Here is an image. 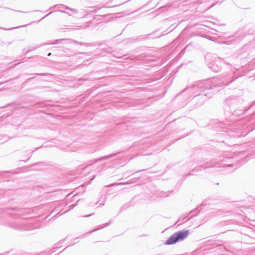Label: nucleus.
<instances>
[{"instance_id":"obj_12","label":"nucleus","mask_w":255,"mask_h":255,"mask_svg":"<svg viewBox=\"0 0 255 255\" xmlns=\"http://www.w3.org/2000/svg\"><path fill=\"white\" fill-rule=\"evenodd\" d=\"M50 55H51V53H49V54H48V56H50Z\"/></svg>"},{"instance_id":"obj_2","label":"nucleus","mask_w":255,"mask_h":255,"mask_svg":"<svg viewBox=\"0 0 255 255\" xmlns=\"http://www.w3.org/2000/svg\"><path fill=\"white\" fill-rule=\"evenodd\" d=\"M213 82L212 81H207L202 82L197 86H194L193 88L194 90H196L197 94L195 96L198 95L204 94V96H206L207 94H204V91L205 90L211 89L213 86L211 85V83Z\"/></svg>"},{"instance_id":"obj_8","label":"nucleus","mask_w":255,"mask_h":255,"mask_svg":"<svg viewBox=\"0 0 255 255\" xmlns=\"http://www.w3.org/2000/svg\"><path fill=\"white\" fill-rule=\"evenodd\" d=\"M93 215V214H90V215H86V216H85V217H89V216H91V215Z\"/></svg>"},{"instance_id":"obj_5","label":"nucleus","mask_w":255,"mask_h":255,"mask_svg":"<svg viewBox=\"0 0 255 255\" xmlns=\"http://www.w3.org/2000/svg\"><path fill=\"white\" fill-rule=\"evenodd\" d=\"M112 156V155H108V156H106L103 157H102L101 158H99V159H98V160H102V159H107V158H109L110 157H111Z\"/></svg>"},{"instance_id":"obj_4","label":"nucleus","mask_w":255,"mask_h":255,"mask_svg":"<svg viewBox=\"0 0 255 255\" xmlns=\"http://www.w3.org/2000/svg\"><path fill=\"white\" fill-rule=\"evenodd\" d=\"M65 7L66 9H68V10L72 11L74 13H77V11L76 10L74 9L70 8V7H69L68 6H65Z\"/></svg>"},{"instance_id":"obj_17","label":"nucleus","mask_w":255,"mask_h":255,"mask_svg":"<svg viewBox=\"0 0 255 255\" xmlns=\"http://www.w3.org/2000/svg\"><path fill=\"white\" fill-rule=\"evenodd\" d=\"M48 14L47 15H46V16H44V17H46V16H47Z\"/></svg>"},{"instance_id":"obj_14","label":"nucleus","mask_w":255,"mask_h":255,"mask_svg":"<svg viewBox=\"0 0 255 255\" xmlns=\"http://www.w3.org/2000/svg\"><path fill=\"white\" fill-rule=\"evenodd\" d=\"M108 225H109L108 224H106L105 226H108Z\"/></svg>"},{"instance_id":"obj_10","label":"nucleus","mask_w":255,"mask_h":255,"mask_svg":"<svg viewBox=\"0 0 255 255\" xmlns=\"http://www.w3.org/2000/svg\"><path fill=\"white\" fill-rule=\"evenodd\" d=\"M98 229H96V230H94L93 231H91L90 233H92V232H94V231H95L98 230Z\"/></svg>"},{"instance_id":"obj_7","label":"nucleus","mask_w":255,"mask_h":255,"mask_svg":"<svg viewBox=\"0 0 255 255\" xmlns=\"http://www.w3.org/2000/svg\"><path fill=\"white\" fill-rule=\"evenodd\" d=\"M75 205H72L70 206V209H73L75 207Z\"/></svg>"},{"instance_id":"obj_16","label":"nucleus","mask_w":255,"mask_h":255,"mask_svg":"<svg viewBox=\"0 0 255 255\" xmlns=\"http://www.w3.org/2000/svg\"><path fill=\"white\" fill-rule=\"evenodd\" d=\"M48 14L47 15H46V16H44V17H46V16H47Z\"/></svg>"},{"instance_id":"obj_11","label":"nucleus","mask_w":255,"mask_h":255,"mask_svg":"<svg viewBox=\"0 0 255 255\" xmlns=\"http://www.w3.org/2000/svg\"><path fill=\"white\" fill-rule=\"evenodd\" d=\"M14 28H9V29H9V30H11V29H14Z\"/></svg>"},{"instance_id":"obj_6","label":"nucleus","mask_w":255,"mask_h":255,"mask_svg":"<svg viewBox=\"0 0 255 255\" xmlns=\"http://www.w3.org/2000/svg\"><path fill=\"white\" fill-rule=\"evenodd\" d=\"M210 68H211L213 71H214L215 72H218V70H216L213 67H210Z\"/></svg>"},{"instance_id":"obj_13","label":"nucleus","mask_w":255,"mask_h":255,"mask_svg":"<svg viewBox=\"0 0 255 255\" xmlns=\"http://www.w3.org/2000/svg\"><path fill=\"white\" fill-rule=\"evenodd\" d=\"M104 226H102V227H100V228H101H101H104Z\"/></svg>"},{"instance_id":"obj_1","label":"nucleus","mask_w":255,"mask_h":255,"mask_svg":"<svg viewBox=\"0 0 255 255\" xmlns=\"http://www.w3.org/2000/svg\"><path fill=\"white\" fill-rule=\"evenodd\" d=\"M189 234V230H182L176 232L168 239L165 244L172 245L177 242L183 241L188 237Z\"/></svg>"},{"instance_id":"obj_9","label":"nucleus","mask_w":255,"mask_h":255,"mask_svg":"<svg viewBox=\"0 0 255 255\" xmlns=\"http://www.w3.org/2000/svg\"><path fill=\"white\" fill-rule=\"evenodd\" d=\"M60 11L63 12V13H68L67 12L65 11H63V10H60Z\"/></svg>"},{"instance_id":"obj_3","label":"nucleus","mask_w":255,"mask_h":255,"mask_svg":"<svg viewBox=\"0 0 255 255\" xmlns=\"http://www.w3.org/2000/svg\"><path fill=\"white\" fill-rule=\"evenodd\" d=\"M131 182H123V183H119L118 184H116V183H114V184H112L110 185H109L108 186H112L113 185H125V184H130Z\"/></svg>"},{"instance_id":"obj_15","label":"nucleus","mask_w":255,"mask_h":255,"mask_svg":"<svg viewBox=\"0 0 255 255\" xmlns=\"http://www.w3.org/2000/svg\"><path fill=\"white\" fill-rule=\"evenodd\" d=\"M51 12H49V13L48 14V15H49V14H51Z\"/></svg>"}]
</instances>
